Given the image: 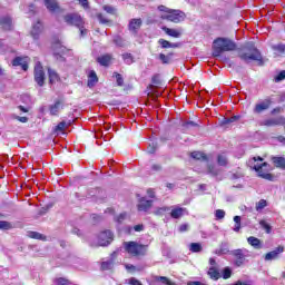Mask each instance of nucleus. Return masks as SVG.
<instances>
[{
    "instance_id": "de8ad7c7",
    "label": "nucleus",
    "mask_w": 285,
    "mask_h": 285,
    "mask_svg": "<svg viewBox=\"0 0 285 285\" xmlns=\"http://www.w3.org/2000/svg\"><path fill=\"white\" fill-rule=\"evenodd\" d=\"M114 77H116L117 86H124V77H121V73H114Z\"/></svg>"
},
{
    "instance_id": "b1692460",
    "label": "nucleus",
    "mask_w": 285,
    "mask_h": 285,
    "mask_svg": "<svg viewBox=\"0 0 285 285\" xmlns=\"http://www.w3.org/2000/svg\"><path fill=\"white\" fill-rule=\"evenodd\" d=\"M190 157L193 159H196L197 161H208V157L206 156V154H204L202 151H193L190 154Z\"/></svg>"
},
{
    "instance_id": "69168bd1",
    "label": "nucleus",
    "mask_w": 285,
    "mask_h": 285,
    "mask_svg": "<svg viewBox=\"0 0 285 285\" xmlns=\"http://www.w3.org/2000/svg\"><path fill=\"white\" fill-rule=\"evenodd\" d=\"M228 121L230 124H235V121H239V116H233V117L228 118Z\"/></svg>"
},
{
    "instance_id": "393cba45",
    "label": "nucleus",
    "mask_w": 285,
    "mask_h": 285,
    "mask_svg": "<svg viewBox=\"0 0 285 285\" xmlns=\"http://www.w3.org/2000/svg\"><path fill=\"white\" fill-rule=\"evenodd\" d=\"M112 42L118 48H126V46H128V42L124 38H121V36H115Z\"/></svg>"
},
{
    "instance_id": "4be33fe9",
    "label": "nucleus",
    "mask_w": 285,
    "mask_h": 285,
    "mask_svg": "<svg viewBox=\"0 0 285 285\" xmlns=\"http://www.w3.org/2000/svg\"><path fill=\"white\" fill-rule=\"evenodd\" d=\"M163 30L164 32H166V35H168L169 37H174L175 39H179V37H181V32L177 29H170L168 27H164Z\"/></svg>"
},
{
    "instance_id": "a878e982",
    "label": "nucleus",
    "mask_w": 285,
    "mask_h": 285,
    "mask_svg": "<svg viewBox=\"0 0 285 285\" xmlns=\"http://www.w3.org/2000/svg\"><path fill=\"white\" fill-rule=\"evenodd\" d=\"M272 161L275 164L276 168H283L285 170V158L284 157H273Z\"/></svg>"
},
{
    "instance_id": "473e14b6",
    "label": "nucleus",
    "mask_w": 285,
    "mask_h": 285,
    "mask_svg": "<svg viewBox=\"0 0 285 285\" xmlns=\"http://www.w3.org/2000/svg\"><path fill=\"white\" fill-rule=\"evenodd\" d=\"M234 233H239V230H242V217L240 216H235L234 217Z\"/></svg>"
},
{
    "instance_id": "5701e85b",
    "label": "nucleus",
    "mask_w": 285,
    "mask_h": 285,
    "mask_svg": "<svg viewBox=\"0 0 285 285\" xmlns=\"http://www.w3.org/2000/svg\"><path fill=\"white\" fill-rule=\"evenodd\" d=\"M56 48H59V50H55L53 56L57 59V61H66V59L63 58L62 53L66 50V48L61 47V45L57 43Z\"/></svg>"
},
{
    "instance_id": "4c0bfd02",
    "label": "nucleus",
    "mask_w": 285,
    "mask_h": 285,
    "mask_svg": "<svg viewBox=\"0 0 285 285\" xmlns=\"http://www.w3.org/2000/svg\"><path fill=\"white\" fill-rule=\"evenodd\" d=\"M202 245L199 243H191L189 245L190 253H202Z\"/></svg>"
},
{
    "instance_id": "3c124183",
    "label": "nucleus",
    "mask_w": 285,
    "mask_h": 285,
    "mask_svg": "<svg viewBox=\"0 0 285 285\" xmlns=\"http://www.w3.org/2000/svg\"><path fill=\"white\" fill-rule=\"evenodd\" d=\"M274 79H275L276 82L284 81L285 70L281 71Z\"/></svg>"
},
{
    "instance_id": "774afa93",
    "label": "nucleus",
    "mask_w": 285,
    "mask_h": 285,
    "mask_svg": "<svg viewBox=\"0 0 285 285\" xmlns=\"http://www.w3.org/2000/svg\"><path fill=\"white\" fill-rule=\"evenodd\" d=\"M187 285H204L202 282L195 281V282H189Z\"/></svg>"
},
{
    "instance_id": "e433bc0d",
    "label": "nucleus",
    "mask_w": 285,
    "mask_h": 285,
    "mask_svg": "<svg viewBox=\"0 0 285 285\" xmlns=\"http://www.w3.org/2000/svg\"><path fill=\"white\" fill-rule=\"evenodd\" d=\"M0 230H12V223L8 220H0Z\"/></svg>"
},
{
    "instance_id": "f8f14e48",
    "label": "nucleus",
    "mask_w": 285,
    "mask_h": 285,
    "mask_svg": "<svg viewBox=\"0 0 285 285\" xmlns=\"http://www.w3.org/2000/svg\"><path fill=\"white\" fill-rule=\"evenodd\" d=\"M45 6L49 12H63L57 0H45Z\"/></svg>"
},
{
    "instance_id": "72a5a7b5",
    "label": "nucleus",
    "mask_w": 285,
    "mask_h": 285,
    "mask_svg": "<svg viewBox=\"0 0 285 285\" xmlns=\"http://www.w3.org/2000/svg\"><path fill=\"white\" fill-rule=\"evenodd\" d=\"M208 275L210 277V279H219V277H222V275L219 274V271H217L215 267L209 268L208 271Z\"/></svg>"
},
{
    "instance_id": "a19ab883",
    "label": "nucleus",
    "mask_w": 285,
    "mask_h": 285,
    "mask_svg": "<svg viewBox=\"0 0 285 285\" xmlns=\"http://www.w3.org/2000/svg\"><path fill=\"white\" fill-rule=\"evenodd\" d=\"M266 206H268V204L266 203L265 199H261L257 204H256V210H264V208H266Z\"/></svg>"
},
{
    "instance_id": "ea45409f",
    "label": "nucleus",
    "mask_w": 285,
    "mask_h": 285,
    "mask_svg": "<svg viewBox=\"0 0 285 285\" xmlns=\"http://www.w3.org/2000/svg\"><path fill=\"white\" fill-rule=\"evenodd\" d=\"M159 282H161V284H165V285H168V283H170V281H168L166 276H157L154 284L158 285Z\"/></svg>"
},
{
    "instance_id": "0e129e2a",
    "label": "nucleus",
    "mask_w": 285,
    "mask_h": 285,
    "mask_svg": "<svg viewBox=\"0 0 285 285\" xmlns=\"http://www.w3.org/2000/svg\"><path fill=\"white\" fill-rule=\"evenodd\" d=\"M78 29L80 30L81 37H85V35L88 33V30H86V28H83V24L81 27H78Z\"/></svg>"
},
{
    "instance_id": "f03ea898",
    "label": "nucleus",
    "mask_w": 285,
    "mask_h": 285,
    "mask_svg": "<svg viewBox=\"0 0 285 285\" xmlns=\"http://www.w3.org/2000/svg\"><path fill=\"white\" fill-rule=\"evenodd\" d=\"M237 45L228 38H217L213 45V57H222V52H233Z\"/></svg>"
},
{
    "instance_id": "bf43d9fd",
    "label": "nucleus",
    "mask_w": 285,
    "mask_h": 285,
    "mask_svg": "<svg viewBox=\"0 0 285 285\" xmlns=\"http://www.w3.org/2000/svg\"><path fill=\"white\" fill-rule=\"evenodd\" d=\"M129 284L130 285H142L141 282H139V279H137V278H130Z\"/></svg>"
},
{
    "instance_id": "6ab92c4d",
    "label": "nucleus",
    "mask_w": 285,
    "mask_h": 285,
    "mask_svg": "<svg viewBox=\"0 0 285 285\" xmlns=\"http://www.w3.org/2000/svg\"><path fill=\"white\" fill-rule=\"evenodd\" d=\"M12 66H21L22 70H28V58L17 57L12 61Z\"/></svg>"
},
{
    "instance_id": "39448f33",
    "label": "nucleus",
    "mask_w": 285,
    "mask_h": 285,
    "mask_svg": "<svg viewBox=\"0 0 285 285\" xmlns=\"http://www.w3.org/2000/svg\"><path fill=\"white\" fill-rule=\"evenodd\" d=\"M124 248L126 253L134 257H144L148 253V245H141L137 242H125Z\"/></svg>"
},
{
    "instance_id": "2eb2a0df",
    "label": "nucleus",
    "mask_w": 285,
    "mask_h": 285,
    "mask_svg": "<svg viewBox=\"0 0 285 285\" xmlns=\"http://www.w3.org/2000/svg\"><path fill=\"white\" fill-rule=\"evenodd\" d=\"M138 210L146 212L153 206V200H146L145 197L138 200Z\"/></svg>"
},
{
    "instance_id": "dca6fc26",
    "label": "nucleus",
    "mask_w": 285,
    "mask_h": 285,
    "mask_svg": "<svg viewBox=\"0 0 285 285\" xmlns=\"http://www.w3.org/2000/svg\"><path fill=\"white\" fill-rule=\"evenodd\" d=\"M185 213H186V208L174 207L170 212V217H173V219H179L184 217Z\"/></svg>"
},
{
    "instance_id": "9d476101",
    "label": "nucleus",
    "mask_w": 285,
    "mask_h": 285,
    "mask_svg": "<svg viewBox=\"0 0 285 285\" xmlns=\"http://www.w3.org/2000/svg\"><path fill=\"white\" fill-rule=\"evenodd\" d=\"M282 253H284V246H278L274 250L268 252L265 255L264 259L265 262H273L275 259H279V255H282Z\"/></svg>"
},
{
    "instance_id": "f257e3e1",
    "label": "nucleus",
    "mask_w": 285,
    "mask_h": 285,
    "mask_svg": "<svg viewBox=\"0 0 285 285\" xmlns=\"http://www.w3.org/2000/svg\"><path fill=\"white\" fill-rule=\"evenodd\" d=\"M248 166L253 170H255L258 177L262 179H267V181H273V175L268 173V163H264V158L262 157H254L248 160Z\"/></svg>"
},
{
    "instance_id": "6e6552de",
    "label": "nucleus",
    "mask_w": 285,
    "mask_h": 285,
    "mask_svg": "<svg viewBox=\"0 0 285 285\" xmlns=\"http://www.w3.org/2000/svg\"><path fill=\"white\" fill-rule=\"evenodd\" d=\"M35 81L40 87L46 82V72H43V66H41V62H38L35 66Z\"/></svg>"
},
{
    "instance_id": "f704fd0d",
    "label": "nucleus",
    "mask_w": 285,
    "mask_h": 285,
    "mask_svg": "<svg viewBox=\"0 0 285 285\" xmlns=\"http://www.w3.org/2000/svg\"><path fill=\"white\" fill-rule=\"evenodd\" d=\"M159 46H161V48H177V45L171 43L168 40H164V39H159L158 40Z\"/></svg>"
},
{
    "instance_id": "49530a36",
    "label": "nucleus",
    "mask_w": 285,
    "mask_h": 285,
    "mask_svg": "<svg viewBox=\"0 0 285 285\" xmlns=\"http://www.w3.org/2000/svg\"><path fill=\"white\" fill-rule=\"evenodd\" d=\"M97 18H98V21L102 24H106V23H110V20L108 18H106L104 14L101 13H98L97 14Z\"/></svg>"
},
{
    "instance_id": "37998d69",
    "label": "nucleus",
    "mask_w": 285,
    "mask_h": 285,
    "mask_svg": "<svg viewBox=\"0 0 285 285\" xmlns=\"http://www.w3.org/2000/svg\"><path fill=\"white\" fill-rule=\"evenodd\" d=\"M216 219H224L226 217V212L224 209H217L215 212Z\"/></svg>"
},
{
    "instance_id": "20e7f679",
    "label": "nucleus",
    "mask_w": 285,
    "mask_h": 285,
    "mask_svg": "<svg viewBox=\"0 0 285 285\" xmlns=\"http://www.w3.org/2000/svg\"><path fill=\"white\" fill-rule=\"evenodd\" d=\"M243 50L245 52H240L238 55L242 61H245L246 63H249V61H262V53L259 52L257 47H255L254 43L252 42L247 43Z\"/></svg>"
},
{
    "instance_id": "7c9ffc66",
    "label": "nucleus",
    "mask_w": 285,
    "mask_h": 285,
    "mask_svg": "<svg viewBox=\"0 0 285 285\" xmlns=\"http://www.w3.org/2000/svg\"><path fill=\"white\" fill-rule=\"evenodd\" d=\"M217 164L218 166H228V157H226V154H219L217 156Z\"/></svg>"
},
{
    "instance_id": "bb28decb",
    "label": "nucleus",
    "mask_w": 285,
    "mask_h": 285,
    "mask_svg": "<svg viewBox=\"0 0 285 285\" xmlns=\"http://www.w3.org/2000/svg\"><path fill=\"white\" fill-rule=\"evenodd\" d=\"M0 23L4 30H12V19L10 18H2Z\"/></svg>"
},
{
    "instance_id": "6e6d98bb",
    "label": "nucleus",
    "mask_w": 285,
    "mask_h": 285,
    "mask_svg": "<svg viewBox=\"0 0 285 285\" xmlns=\"http://www.w3.org/2000/svg\"><path fill=\"white\" fill-rule=\"evenodd\" d=\"M126 217H128V215L126 213H122L119 216H117L116 222L118 224H121L124 222V219H126Z\"/></svg>"
},
{
    "instance_id": "864d4df0",
    "label": "nucleus",
    "mask_w": 285,
    "mask_h": 285,
    "mask_svg": "<svg viewBox=\"0 0 285 285\" xmlns=\"http://www.w3.org/2000/svg\"><path fill=\"white\" fill-rule=\"evenodd\" d=\"M273 50H277V52H285V45H275L273 46Z\"/></svg>"
},
{
    "instance_id": "79ce46f5",
    "label": "nucleus",
    "mask_w": 285,
    "mask_h": 285,
    "mask_svg": "<svg viewBox=\"0 0 285 285\" xmlns=\"http://www.w3.org/2000/svg\"><path fill=\"white\" fill-rule=\"evenodd\" d=\"M122 59L125 61V63H127V66H130V63H132V55L130 53H124L122 55Z\"/></svg>"
},
{
    "instance_id": "13d9d810",
    "label": "nucleus",
    "mask_w": 285,
    "mask_h": 285,
    "mask_svg": "<svg viewBox=\"0 0 285 285\" xmlns=\"http://www.w3.org/2000/svg\"><path fill=\"white\" fill-rule=\"evenodd\" d=\"M104 11L108 12V14H112L115 12V8L110 6H104Z\"/></svg>"
},
{
    "instance_id": "603ef678",
    "label": "nucleus",
    "mask_w": 285,
    "mask_h": 285,
    "mask_svg": "<svg viewBox=\"0 0 285 285\" xmlns=\"http://www.w3.org/2000/svg\"><path fill=\"white\" fill-rule=\"evenodd\" d=\"M159 59L161 60V63H170V57H168L164 53L159 55Z\"/></svg>"
},
{
    "instance_id": "cd10ccee",
    "label": "nucleus",
    "mask_w": 285,
    "mask_h": 285,
    "mask_svg": "<svg viewBox=\"0 0 285 285\" xmlns=\"http://www.w3.org/2000/svg\"><path fill=\"white\" fill-rule=\"evenodd\" d=\"M229 252L228 244L222 243L220 247L216 249V255H228Z\"/></svg>"
},
{
    "instance_id": "2f4dec72",
    "label": "nucleus",
    "mask_w": 285,
    "mask_h": 285,
    "mask_svg": "<svg viewBox=\"0 0 285 285\" xmlns=\"http://www.w3.org/2000/svg\"><path fill=\"white\" fill-rule=\"evenodd\" d=\"M72 121H61L58 124V126L56 127V132H63V130H66V128H68V126H71Z\"/></svg>"
},
{
    "instance_id": "4d7b16f0",
    "label": "nucleus",
    "mask_w": 285,
    "mask_h": 285,
    "mask_svg": "<svg viewBox=\"0 0 285 285\" xmlns=\"http://www.w3.org/2000/svg\"><path fill=\"white\" fill-rule=\"evenodd\" d=\"M155 150H157V145L155 142H153L151 145H149L148 147V153L150 155H153L155 153Z\"/></svg>"
},
{
    "instance_id": "e2e57ef3",
    "label": "nucleus",
    "mask_w": 285,
    "mask_h": 285,
    "mask_svg": "<svg viewBox=\"0 0 285 285\" xmlns=\"http://www.w3.org/2000/svg\"><path fill=\"white\" fill-rule=\"evenodd\" d=\"M126 269L129 271L130 273L137 271V267L135 265H125Z\"/></svg>"
},
{
    "instance_id": "a18cd8bd",
    "label": "nucleus",
    "mask_w": 285,
    "mask_h": 285,
    "mask_svg": "<svg viewBox=\"0 0 285 285\" xmlns=\"http://www.w3.org/2000/svg\"><path fill=\"white\" fill-rule=\"evenodd\" d=\"M230 275H233V271H230L229 267H226V268L223 271V279H229Z\"/></svg>"
},
{
    "instance_id": "09e8293b",
    "label": "nucleus",
    "mask_w": 285,
    "mask_h": 285,
    "mask_svg": "<svg viewBox=\"0 0 285 285\" xmlns=\"http://www.w3.org/2000/svg\"><path fill=\"white\" fill-rule=\"evenodd\" d=\"M208 173H209V175H213V177H217V175H219V170L217 168H215V166H209Z\"/></svg>"
},
{
    "instance_id": "7ed1b4c3",
    "label": "nucleus",
    "mask_w": 285,
    "mask_h": 285,
    "mask_svg": "<svg viewBox=\"0 0 285 285\" xmlns=\"http://www.w3.org/2000/svg\"><path fill=\"white\" fill-rule=\"evenodd\" d=\"M158 10L159 12H165L160 16L161 19H166L173 23H181V21L186 19V13H184L181 10H173L164 4L159 6Z\"/></svg>"
},
{
    "instance_id": "423d86ee",
    "label": "nucleus",
    "mask_w": 285,
    "mask_h": 285,
    "mask_svg": "<svg viewBox=\"0 0 285 285\" xmlns=\"http://www.w3.org/2000/svg\"><path fill=\"white\" fill-rule=\"evenodd\" d=\"M65 21L68 26H75L76 28H81L83 26V18L79 13H69L65 16Z\"/></svg>"
},
{
    "instance_id": "338daca9",
    "label": "nucleus",
    "mask_w": 285,
    "mask_h": 285,
    "mask_svg": "<svg viewBox=\"0 0 285 285\" xmlns=\"http://www.w3.org/2000/svg\"><path fill=\"white\" fill-rule=\"evenodd\" d=\"M134 230H136V233H141V230H144V225L134 226Z\"/></svg>"
},
{
    "instance_id": "f3484780",
    "label": "nucleus",
    "mask_w": 285,
    "mask_h": 285,
    "mask_svg": "<svg viewBox=\"0 0 285 285\" xmlns=\"http://www.w3.org/2000/svg\"><path fill=\"white\" fill-rule=\"evenodd\" d=\"M141 19H131L129 22V30L130 32H134V35H137V31L139 28H141Z\"/></svg>"
},
{
    "instance_id": "052dcab7",
    "label": "nucleus",
    "mask_w": 285,
    "mask_h": 285,
    "mask_svg": "<svg viewBox=\"0 0 285 285\" xmlns=\"http://www.w3.org/2000/svg\"><path fill=\"white\" fill-rule=\"evenodd\" d=\"M188 230V224H183L179 226V233H186Z\"/></svg>"
},
{
    "instance_id": "0eeeda50",
    "label": "nucleus",
    "mask_w": 285,
    "mask_h": 285,
    "mask_svg": "<svg viewBox=\"0 0 285 285\" xmlns=\"http://www.w3.org/2000/svg\"><path fill=\"white\" fill-rule=\"evenodd\" d=\"M232 255L236 257L234 261L235 266H244V262H246V257L248 256V249H235L232 252Z\"/></svg>"
},
{
    "instance_id": "a211bd4d",
    "label": "nucleus",
    "mask_w": 285,
    "mask_h": 285,
    "mask_svg": "<svg viewBox=\"0 0 285 285\" xmlns=\"http://www.w3.org/2000/svg\"><path fill=\"white\" fill-rule=\"evenodd\" d=\"M98 81H99V78L97 77V72H95V70H91L88 76V82H87L88 88H95Z\"/></svg>"
},
{
    "instance_id": "c03bdc74",
    "label": "nucleus",
    "mask_w": 285,
    "mask_h": 285,
    "mask_svg": "<svg viewBox=\"0 0 285 285\" xmlns=\"http://www.w3.org/2000/svg\"><path fill=\"white\" fill-rule=\"evenodd\" d=\"M259 226H262V228H264V230H266L267 234H271V225H268L266 220H261Z\"/></svg>"
},
{
    "instance_id": "c85d7f7f",
    "label": "nucleus",
    "mask_w": 285,
    "mask_h": 285,
    "mask_svg": "<svg viewBox=\"0 0 285 285\" xmlns=\"http://www.w3.org/2000/svg\"><path fill=\"white\" fill-rule=\"evenodd\" d=\"M61 108H63L61 101H57L55 105L50 106V115H59V110H61Z\"/></svg>"
},
{
    "instance_id": "aec40b11",
    "label": "nucleus",
    "mask_w": 285,
    "mask_h": 285,
    "mask_svg": "<svg viewBox=\"0 0 285 285\" xmlns=\"http://www.w3.org/2000/svg\"><path fill=\"white\" fill-rule=\"evenodd\" d=\"M43 28V24H41V21H38L36 24H33V28L31 30V36L33 39H39V35H41V30Z\"/></svg>"
},
{
    "instance_id": "8fccbe9b",
    "label": "nucleus",
    "mask_w": 285,
    "mask_h": 285,
    "mask_svg": "<svg viewBox=\"0 0 285 285\" xmlns=\"http://www.w3.org/2000/svg\"><path fill=\"white\" fill-rule=\"evenodd\" d=\"M56 285H68V279L60 277V278H56L55 281Z\"/></svg>"
},
{
    "instance_id": "5fc2aeb1",
    "label": "nucleus",
    "mask_w": 285,
    "mask_h": 285,
    "mask_svg": "<svg viewBox=\"0 0 285 285\" xmlns=\"http://www.w3.org/2000/svg\"><path fill=\"white\" fill-rule=\"evenodd\" d=\"M167 210H170L168 207H160L155 212V215H164V213H167Z\"/></svg>"
},
{
    "instance_id": "4468645a",
    "label": "nucleus",
    "mask_w": 285,
    "mask_h": 285,
    "mask_svg": "<svg viewBox=\"0 0 285 285\" xmlns=\"http://www.w3.org/2000/svg\"><path fill=\"white\" fill-rule=\"evenodd\" d=\"M97 61L99 65L104 66L105 68H108L112 61V55L106 53L97 58Z\"/></svg>"
},
{
    "instance_id": "c9c22d12",
    "label": "nucleus",
    "mask_w": 285,
    "mask_h": 285,
    "mask_svg": "<svg viewBox=\"0 0 285 285\" xmlns=\"http://www.w3.org/2000/svg\"><path fill=\"white\" fill-rule=\"evenodd\" d=\"M48 73L50 83H56V81H59V75H57L55 70L48 69Z\"/></svg>"
},
{
    "instance_id": "9b49d317",
    "label": "nucleus",
    "mask_w": 285,
    "mask_h": 285,
    "mask_svg": "<svg viewBox=\"0 0 285 285\" xmlns=\"http://www.w3.org/2000/svg\"><path fill=\"white\" fill-rule=\"evenodd\" d=\"M285 118L279 116L277 118H268L263 121V126H267L268 128L273 126H284Z\"/></svg>"
},
{
    "instance_id": "c756f323",
    "label": "nucleus",
    "mask_w": 285,
    "mask_h": 285,
    "mask_svg": "<svg viewBox=\"0 0 285 285\" xmlns=\"http://www.w3.org/2000/svg\"><path fill=\"white\" fill-rule=\"evenodd\" d=\"M28 237H30L31 239H40L41 242H46V236H43L39 232H29Z\"/></svg>"
},
{
    "instance_id": "680f3d73",
    "label": "nucleus",
    "mask_w": 285,
    "mask_h": 285,
    "mask_svg": "<svg viewBox=\"0 0 285 285\" xmlns=\"http://www.w3.org/2000/svg\"><path fill=\"white\" fill-rule=\"evenodd\" d=\"M78 1L82 6V8H85V10L89 8L88 0H78Z\"/></svg>"
},
{
    "instance_id": "58836bf2",
    "label": "nucleus",
    "mask_w": 285,
    "mask_h": 285,
    "mask_svg": "<svg viewBox=\"0 0 285 285\" xmlns=\"http://www.w3.org/2000/svg\"><path fill=\"white\" fill-rule=\"evenodd\" d=\"M112 266H115V262H112V259L102 262V264H101L102 271H110V268H112Z\"/></svg>"
},
{
    "instance_id": "ddd939ff",
    "label": "nucleus",
    "mask_w": 285,
    "mask_h": 285,
    "mask_svg": "<svg viewBox=\"0 0 285 285\" xmlns=\"http://www.w3.org/2000/svg\"><path fill=\"white\" fill-rule=\"evenodd\" d=\"M268 108H271V100L266 99L255 106L254 112L259 115L261 112H264V110H268Z\"/></svg>"
},
{
    "instance_id": "412c9836",
    "label": "nucleus",
    "mask_w": 285,
    "mask_h": 285,
    "mask_svg": "<svg viewBox=\"0 0 285 285\" xmlns=\"http://www.w3.org/2000/svg\"><path fill=\"white\" fill-rule=\"evenodd\" d=\"M247 243L249 244V246H253V248H256V249L262 248V240H259V238L257 237L249 236L247 238Z\"/></svg>"
},
{
    "instance_id": "1a4fd4ad",
    "label": "nucleus",
    "mask_w": 285,
    "mask_h": 285,
    "mask_svg": "<svg viewBox=\"0 0 285 285\" xmlns=\"http://www.w3.org/2000/svg\"><path fill=\"white\" fill-rule=\"evenodd\" d=\"M114 235L110 230H104L98 235V246H110Z\"/></svg>"
}]
</instances>
